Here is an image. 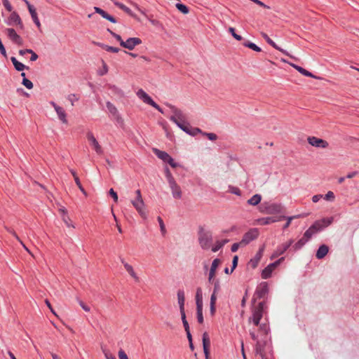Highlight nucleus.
Returning <instances> with one entry per match:
<instances>
[{
    "mask_svg": "<svg viewBox=\"0 0 359 359\" xmlns=\"http://www.w3.org/2000/svg\"><path fill=\"white\" fill-rule=\"evenodd\" d=\"M171 110L172 114L170 116V119L181 130L186 133L195 136L202 131L198 128H192L190 124L186 121V116L183 112L171 104L167 105Z\"/></svg>",
    "mask_w": 359,
    "mask_h": 359,
    "instance_id": "f257e3e1",
    "label": "nucleus"
},
{
    "mask_svg": "<svg viewBox=\"0 0 359 359\" xmlns=\"http://www.w3.org/2000/svg\"><path fill=\"white\" fill-rule=\"evenodd\" d=\"M333 222L332 217L323 218L316 220L313 224L304 232V236L309 241L312 237L325 228L330 226Z\"/></svg>",
    "mask_w": 359,
    "mask_h": 359,
    "instance_id": "f03ea898",
    "label": "nucleus"
},
{
    "mask_svg": "<svg viewBox=\"0 0 359 359\" xmlns=\"http://www.w3.org/2000/svg\"><path fill=\"white\" fill-rule=\"evenodd\" d=\"M164 174L166 180L169 184L170 189L172 192V197L175 199H180L182 196V193L180 187L177 184L172 175L171 174L168 168L165 166L164 169Z\"/></svg>",
    "mask_w": 359,
    "mask_h": 359,
    "instance_id": "7ed1b4c3",
    "label": "nucleus"
},
{
    "mask_svg": "<svg viewBox=\"0 0 359 359\" xmlns=\"http://www.w3.org/2000/svg\"><path fill=\"white\" fill-rule=\"evenodd\" d=\"M266 309L267 306L266 302L263 301L259 302L257 306L252 309V316L249 318L248 322H252L254 325L258 326Z\"/></svg>",
    "mask_w": 359,
    "mask_h": 359,
    "instance_id": "20e7f679",
    "label": "nucleus"
},
{
    "mask_svg": "<svg viewBox=\"0 0 359 359\" xmlns=\"http://www.w3.org/2000/svg\"><path fill=\"white\" fill-rule=\"evenodd\" d=\"M198 242L203 250H208L212 242V235L209 231H205L201 228L198 232Z\"/></svg>",
    "mask_w": 359,
    "mask_h": 359,
    "instance_id": "39448f33",
    "label": "nucleus"
},
{
    "mask_svg": "<svg viewBox=\"0 0 359 359\" xmlns=\"http://www.w3.org/2000/svg\"><path fill=\"white\" fill-rule=\"evenodd\" d=\"M135 198L131 201V203L134 208L137 210V211L139 212L140 216L143 219L147 218V214L144 211V203L143 201L141 191L140 189L136 190L135 191Z\"/></svg>",
    "mask_w": 359,
    "mask_h": 359,
    "instance_id": "423d86ee",
    "label": "nucleus"
},
{
    "mask_svg": "<svg viewBox=\"0 0 359 359\" xmlns=\"http://www.w3.org/2000/svg\"><path fill=\"white\" fill-rule=\"evenodd\" d=\"M250 335L252 340L256 341L255 347V351L257 355H259L261 356L262 358H265V353H264V346H265V342H262V341L258 340V337L255 334V331L250 330Z\"/></svg>",
    "mask_w": 359,
    "mask_h": 359,
    "instance_id": "0eeeda50",
    "label": "nucleus"
},
{
    "mask_svg": "<svg viewBox=\"0 0 359 359\" xmlns=\"http://www.w3.org/2000/svg\"><path fill=\"white\" fill-rule=\"evenodd\" d=\"M158 158L162 160L163 162L165 163L164 168H165V166L168 168V164L172 168H176L180 166V164L175 162L173 158L165 151L158 150Z\"/></svg>",
    "mask_w": 359,
    "mask_h": 359,
    "instance_id": "6e6552de",
    "label": "nucleus"
},
{
    "mask_svg": "<svg viewBox=\"0 0 359 359\" xmlns=\"http://www.w3.org/2000/svg\"><path fill=\"white\" fill-rule=\"evenodd\" d=\"M259 232L258 229L252 228L247 231L241 239V243L245 246L249 244L252 241L256 240L259 236Z\"/></svg>",
    "mask_w": 359,
    "mask_h": 359,
    "instance_id": "1a4fd4ad",
    "label": "nucleus"
},
{
    "mask_svg": "<svg viewBox=\"0 0 359 359\" xmlns=\"http://www.w3.org/2000/svg\"><path fill=\"white\" fill-rule=\"evenodd\" d=\"M269 292V287L268 284L266 282H263L260 283L255 292L254 297L252 299V302H255L256 300V298L262 299L264 298Z\"/></svg>",
    "mask_w": 359,
    "mask_h": 359,
    "instance_id": "9d476101",
    "label": "nucleus"
},
{
    "mask_svg": "<svg viewBox=\"0 0 359 359\" xmlns=\"http://www.w3.org/2000/svg\"><path fill=\"white\" fill-rule=\"evenodd\" d=\"M5 33L13 43L18 46H22L23 44L22 38L17 34L16 31L14 29L6 28L5 29Z\"/></svg>",
    "mask_w": 359,
    "mask_h": 359,
    "instance_id": "9b49d317",
    "label": "nucleus"
},
{
    "mask_svg": "<svg viewBox=\"0 0 359 359\" xmlns=\"http://www.w3.org/2000/svg\"><path fill=\"white\" fill-rule=\"evenodd\" d=\"M50 104L54 108L58 118L65 124H67L68 121L67 118V114L65 110L60 106L57 105L55 102L50 101Z\"/></svg>",
    "mask_w": 359,
    "mask_h": 359,
    "instance_id": "f8f14e48",
    "label": "nucleus"
},
{
    "mask_svg": "<svg viewBox=\"0 0 359 359\" xmlns=\"http://www.w3.org/2000/svg\"><path fill=\"white\" fill-rule=\"evenodd\" d=\"M142 43V40L137 37H130L126 41H121V46L130 50H133L134 48Z\"/></svg>",
    "mask_w": 359,
    "mask_h": 359,
    "instance_id": "ddd939ff",
    "label": "nucleus"
},
{
    "mask_svg": "<svg viewBox=\"0 0 359 359\" xmlns=\"http://www.w3.org/2000/svg\"><path fill=\"white\" fill-rule=\"evenodd\" d=\"M137 96L142 100L145 104H149L154 108L157 109V104L152 100V98L142 89L138 90Z\"/></svg>",
    "mask_w": 359,
    "mask_h": 359,
    "instance_id": "4468645a",
    "label": "nucleus"
},
{
    "mask_svg": "<svg viewBox=\"0 0 359 359\" xmlns=\"http://www.w3.org/2000/svg\"><path fill=\"white\" fill-rule=\"evenodd\" d=\"M87 139L97 154H102L103 150L92 132L87 133Z\"/></svg>",
    "mask_w": 359,
    "mask_h": 359,
    "instance_id": "2eb2a0df",
    "label": "nucleus"
},
{
    "mask_svg": "<svg viewBox=\"0 0 359 359\" xmlns=\"http://www.w3.org/2000/svg\"><path fill=\"white\" fill-rule=\"evenodd\" d=\"M293 242L294 241L292 239H290L287 243H283L282 245H279L272 254L271 259H273L283 255L292 245Z\"/></svg>",
    "mask_w": 359,
    "mask_h": 359,
    "instance_id": "dca6fc26",
    "label": "nucleus"
},
{
    "mask_svg": "<svg viewBox=\"0 0 359 359\" xmlns=\"http://www.w3.org/2000/svg\"><path fill=\"white\" fill-rule=\"evenodd\" d=\"M307 140L311 146L318 148H327L329 145L327 141L314 136L309 137Z\"/></svg>",
    "mask_w": 359,
    "mask_h": 359,
    "instance_id": "f3484780",
    "label": "nucleus"
},
{
    "mask_svg": "<svg viewBox=\"0 0 359 359\" xmlns=\"http://www.w3.org/2000/svg\"><path fill=\"white\" fill-rule=\"evenodd\" d=\"M6 23L8 25H18L21 29L24 28V25L20 15L15 11L10 15L6 21Z\"/></svg>",
    "mask_w": 359,
    "mask_h": 359,
    "instance_id": "a211bd4d",
    "label": "nucleus"
},
{
    "mask_svg": "<svg viewBox=\"0 0 359 359\" xmlns=\"http://www.w3.org/2000/svg\"><path fill=\"white\" fill-rule=\"evenodd\" d=\"M261 35L265 39V41L273 48L282 52L285 55H287L292 58H294L293 56L290 55L287 50L279 47L266 33L262 32Z\"/></svg>",
    "mask_w": 359,
    "mask_h": 359,
    "instance_id": "6ab92c4d",
    "label": "nucleus"
},
{
    "mask_svg": "<svg viewBox=\"0 0 359 359\" xmlns=\"http://www.w3.org/2000/svg\"><path fill=\"white\" fill-rule=\"evenodd\" d=\"M264 251V246L263 245L259 249V250L257 251V252L256 253L255 257L250 260L249 264L253 269H255L257 266L259 261L261 260V259L263 256Z\"/></svg>",
    "mask_w": 359,
    "mask_h": 359,
    "instance_id": "aec40b11",
    "label": "nucleus"
},
{
    "mask_svg": "<svg viewBox=\"0 0 359 359\" xmlns=\"http://www.w3.org/2000/svg\"><path fill=\"white\" fill-rule=\"evenodd\" d=\"M281 61L283 62H285V63H288L290 66H292L293 68H294L296 70H297L299 73H301L304 76H306L308 77H311V78H315V79L316 78V76H314L311 72L307 71L306 69H304L303 67H302L299 65L288 62L285 59H282Z\"/></svg>",
    "mask_w": 359,
    "mask_h": 359,
    "instance_id": "412c9836",
    "label": "nucleus"
},
{
    "mask_svg": "<svg viewBox=\"0 0 359 359\" xmlns=\"http://www.w3.org/2000/svg\"><path fill=\"white\" fill-rule=\"evenodd\" d=\"M203 352L205 355L206 359L208 358L209 355V348L210 346V340L208 334L205 332L203 334Z\"/></svg>",
    "mask_w": 359,
    "mask_h": 359,
    "instance_id": "4be33fe9",
    "label": "nucleus"
},
{
    "mask_svg": "<svg viewBox=\"0 0 359 359\" xmlns=\"http://www.w3.org/2000/svg\"><path fill=\"white\" fill-rule=\"evenodd\" d=\"M27 5L29 12L32 16V18L34 22L38 27H40L41 23L38 18L36 9L34 8V7L32 5L30 4V3L29 1H27Z\"/></svg>",
    "mask_w": 359,
    "mask_h": 359,
    "instance_id": "5701e85b",
    "label": "nucleus"
},
{
    "mask_svg": "<svg viewBox=\"0 0 359 359\" xmlns=\"http://www.w3.org/2000/svg\"><path fill=\"white\" fill-rule=\"evenodd\" d=\"M328 252H329L328 246L325 244L321 245L318 248V249L316 252V257L318 259H322L326 256V255L328 253Z\"/></svg>",
    "mask_w": 359,
    "mask_h": 359,
    "instance_id": "b1692460",
    "label": "nucleus"
},
{
    "mask_svg": "<svg viewBox=\"0 0 359 359\" xmlns=\"http://www.w3.org/2000/svg\"><path fill=\"white\" fill-rule=\"evenodd\" d=\"M11 60L15 67V69L18 71L21 72L23 71L25 69H29L28 67L25 66L22 62H19L15 57H11Z\"/></svg>",
    "mask_w": 359,
    "mask_h": 359,
    "instance_id": "393cba45",
    "label": "nucleus"
},
{
    "mask_svg": "<svg viewBox=\"0 0 359 359\" xmlns=\"http://www.w3.org/2000/svg\"><path fill=\"white\" fill-rule=\"evenodd\" d=\"M177 300H178V304L180 306V310L184 309L185 297H184V290H179L177 291Z\"/></svg>",
    "mask_w": 359,
    "mask_h": 359,
    "instance_id": "a878e982",
    "label": "nucleus"
},
{
    "mask_svg": "<svg viewBox=\"0 0 359 359\" xmlns=\"http://www.w3.org/2000/svg\"><path fill=\"white\" fill-rule=\"evenodd\" d=\"M196 307H203V292L201 287L196 289Z\"/></svg>",
    "mask_w": 359,
    "mask_h": 359,
    "instance_id": "bb28decb",
    "label": "nucleus"
},
{
    "mask_svg": "<svg viewBox=\"0 0 359 359\" xmlns=\"http://www.w3.org/2000/svg\"><path fill=\"white\" fill-rule=\"evenodd\" d=\"M309 241L303 236L297 243L293 245L294 250L297 251L302 248Z\"/></svg>",
    "mask_w": 359,
    "mask_h": 359,
    "instance_id": "cd10ccee",
    "label": "nucleus"
},
{
    "mask_svg": "<svg viewBox=\"0 0 359 359\" xmlns=\"http://www.w3.org/2000/svg\"><path fill=\"white\" fill-rule=\"evenodd\" d=\"M275 266H270V264L262 271V277L264 279H267L271 277Z\"/></svg>",
    "mask_w": 359,
    "mask_h": 359,
    "instance_id": "c85d7f7f",
    "label": "nucleus"
},
{
    "mask_svg": "<svg viewBox=\"0 0 359 359\" xmlns=\"http://www.w3.org/2000/svg\"><path fill=\"white\" fill-rule=\"evenodd\" d=\"M262 196L260 194H255L250 199L248 200V204L251 205H257L260 203Z\"/></svg>",
    "mask_w": 359,
    "mask_h": 359,
    "instance_id": "c756f323",
    "label": "nucleus"
},
{
    "mask_svg": "<svg viewBox=\"0 0 359 359\" xmlns=\"http://www.w3.org/2000/svg\"><path fill=\"white\" fill-rule=\"evenodd\" d=\"M259 331L262 335H264L265 337L268 335L270 331L269 326L267 323H262L258 325Z\"/></svg>",
    "mask_w": 359,
    "mask_h": 359,
    "instance_id": "7c9ffc66",
    "label": "nucleus"
},
{
    "mask_svg": "<svg viewBox=\"0 0 359 359\" xmlns=\"http://www.w3.org/2000/svg\"><path fill=\"white\" fill-rule=\"evenodd\" d=\"M106 107L110 114H111L114 116L118 115V110L116 107L110 102H107Z\"/></svg>",
    "mask_w": 359,
    "mask_h": 359,
    "instance_id": "2f4dec72",
    "label": "nucleus"
},
{
    "mask_svg": "<svg viewBox=\"0 0 359 359\" xmlns=\"http://www.w3.org/2000/svg\"><path fill=\"white\" fill-rule=\"evenodd\" d=\"M243 46L245 47L249 48L256 52H260L262 49L257 46L255 43L251 42V41H246L243 43Z\"/></svg>",
    "mask_w": 359,
    "mask_h": 359,
    "instance_id": "473e14b6",
    "label": "nucleus"
},
{
    "mask_svg": "<svg viewBox=\"0 0 359 359\" xmlns=\"http://www.w3.org/2000/svg\"><path fill=\"white\" fill-rule=\"evenodd\" d=\"M125 269L128 272V273L136 280H138V277L137 276L133 266L129 264H125Z\"/></svg>",
    "mask_w": 359,
    "mask_h": 359,
    "instance_id": "72a5a7b5",
    "label": "nucleus"
},
{
    "mask_svg": "<svg viewBox=\"0 0 359 359\" xmlns=\"http://www.w3.org/2000/svg\"><path fill=\"white\" fill-rule=\"evenodd\" d=\"M220 263V260L217 258L215 259L211 264L209 272L215 274L216 270Z\"/></svg>",
    "mask_w": 359,
    "mask_h": 359,
    "instance_id": "f704fd0d",
    "label": "nucleus"
},
{
    "mask_svg": "<svg viewBox=\"0 0 359 359\" xmlns=\"http://www.w3.org/2000/svg\"><path fill=\"white\" fill-rule=\"evenodd\" d=\"M114 5H116L117 7H118L120 9H121L126 13H128V14L132 13L131 9L130 8L127 7L126 6H125L124 4H123L122 3H120L118 1H114Z\"/></svg>",
    "mask_w": 359,
    "mask_h": 359,
    "instance_id": "c9c22d12",
    "label": "nucleus"
},
{
    "mask_svg": "<svg viewBox=\"0 0 359 359\" xmlns=\"http://www.w3.org/2000/svg\"><path fill=\"white\" fill-rule=\"evenodd\" d=\"M301 217H302V215H297L290 216V217H283V218L287 219V222L283 226V229H286L287 228L289 227L292 219H296V218H299Z\"/></svg>",
    "mask_w": 359,
    "mask_h": 359,
    "instance_id": "e433bc0d",
    "label": "nucleus"
},
{
    "mask_svg": "<svg viewBox=\"0 0 359 359\" xmlns=\"http://www.w3.org/2000/svg\"><path fill=\"white\" fill-rule=\"evenodd\" d=\"M197 320L198 323H203V307H196Z\"/></svg>",
    "mask_w": 359,
    "mask_h": 359,
    "instance_id": "4c0bfd02",
    "label": "nucleus"
},
{
    "mask_svg": "<svg viewBox=\"0 0 359 359\" xmlns=\"http://www.w3.org/2000/svg\"><path fill=\"white\" fill-rule=\"evenodd\" d=\"M176 8L182 13L187 14L189 11V8L182 4L177 3L176 4Z\"/></svg>",
    "mask_w": 359,
    "mask_h": 359,
    "instance_id": "58836bf2",
    "label": "nucleus"
},
{
    "mask_svg": "<svg viewBox=\"0 0 359 359\" xmlns=\"http://www.w3.org/2000/svg\"><path fill=\"white\" fill-rule=\"evenodd\" d=\"M79 96L76 94H70L67 96V100L71 102L72 106L74 105V102L79 100Z\"/></svg>",
    "mask_w": 359,
    "mask_h": 359,
    "instance_id": "ea45409f",
    "label": "nucleus"
},
{
    "mask_svg": "<svg viewBox=\"0 0 359 359\" xmlns=\"http://www.w3.org/2000/svg\"><path fill=\"white\" fill-rule=\"evenodd\" d=\"M95 12L100 14L103 18L106 19L107 16L109 13H107L103 9L99 8V7H94Z\"/></svg>",
    "mask_w": 359,
    "mask_h": 359,
    "instance_id": "a19ab883",
    "label": "nucleus"
},
{
    "mask_svg": "<svg viewBox=\"0 0 359 359\" xmlns=\"http://www.w3.org/2000/svg\"><path fill=\"white\" fill-rule=\"evenodd\" d=\"M323 198L326 201H333L335 198V196L332 191H329Z\"/></svg>",
    "mask_w": 359,
    "mask_h": 359,
    "instance_id": "79ce46f5",
    "label": "nucleus"
},
{
    "mask_svg": "<svg viewBox=\"0 0 359 359\" xmlns=\"http://www.w3.org/2000/svg\"><path fill=\"white\" fill-rule=\"evenodd\" d=\"M22 84L25 86L27 89H32L33 88L32 82L27 78L22 79Z\"/></svg>",
    "mask_w": 359,
    "mask_h": 359,
    "instance_id": "37998d69",
    "label": "nucleus"
},
{
    "mask_svg": "<svg viewBox=\"0 0 359 359\" xmlns=\"http://www.w3.org/2000/svg\"><path fill=\"white\" fill-rule=\"evenodd\" d=\"M261 224H269L270 223H273L276 222L273 217H264L260 219Z\"/></svg>",
    "mask_w": 359,
    "mask_h": 359,
    "instance_id": "c03bdc74",
    "label": "nucleus"
},
{
    "mask_svg": "<svg viewBox=\"0 0 359 359\" xmlns=\"http://www.w3.org/2000/svg\"><path fill=\"white\" fill-rule=\"evenodd\" d=\"M229 31L235 39H236L238 41L242 40V39H243L242 36L241 35L237 34L235 32V29L233 27H229Z\"/></svg>",
    "mask_w": 359,
    "mask_h": 359,
    "instance_id": "a18cd8bd",
    "label": "nucleus"
},
{
    "mask_svg": "<svg viewBox=\"0 0 359 359\" xmlns=\"http://www.w3.org/2000/svg\"><path fill=\"white\" fill-rule=\"evenodd\" d=\"M243 246H245V245L241 243V241L238 243H233L231 245V252H235L238 250L239 247H243Z\"/></svg>",
    "mask_w": 359,
    "mask_h": 359,
    "instance_id": "49530a36",
    "label": "nucleus"
},
{
    "mask_svg": "<svg viewBox=\"0 0 359 359\" xmlns=\"http://www.w3.org/2000/svg\"><path fill=\"white\" fill-rule=\"evenodd\" d=\"M158 224L160 226V229H161V233L163 234V236H165V233H166L165 226L163 223V221L159 217H158Z\"/></svg>",
    "mask_w": 359,
    "mask_h": 359,
    "instance_id": "de8ad7c7",
    "label": "nucleus"
},
{
    "mask_svg": "<svg viewBox=\"0 0 359 359\" xmlns=\"http://www.w3.org/2000/svg\"><path fill=\"white\" fill-rule=\"evenodd\" d=\"M203 134L211 141L216 140L217 138V135L212 133H203Z\"/></svg>",
    "mask_w": 359,
    "mask_h": 359,
    "instance_id": "09e8293b",
    "label": "nucleus"
},
{
    "mask_svg": "<svg viewBox=\"0 0 359 359\" xmlns=\"http://www.w3.org/2000/svg\"><path fill=\"white\" fill-rule=\"evenodd\" d=\"M75 183L77 185V187H79V189L81 190V191L83 194L86 195V192L84 188L83 187V186H82V184H81L79 177H76Z\"/></svg>",
    "mask_w": 359,
    "mask_h": 359,
    "instance_id": "8fccbe9b",
    "label": "nucleus"
},
{
    "mask_svg": "<svg viewBox=\"0 0 359 359\" xmlns=\"http://www.w3.org/2000/svg\"><path fill=\"white\" fill-rule=\"evenodd\" d=\"M223 247V243H220L219 241H217L215 245L212 246V251L215 252Z\"/></svg>",
    "mask_w": 359,
    "mask_h": 359,
    "instance_id": "3c124183",
    "label": "nucleus"
},
{
    "mask_svg": "<svg viewBox=\"0 0 359 359\" xmlns=\"http://www.w3.org/2000/svg\"><path fill=\"white\" fill-rule=\"evenodd\" d=\"M2 2H3L4 7L6 8V9L8 11L11 12L13 9V7H12L11 4H10V2L8 1V0H2Z\"/></svg>",
    "mask_w": 359,
    "mask_h": 359,
    "instance_id": "603ef678",
    "label": "nucleus"
},
{
    "mask_svg": "<svg viewBox=\"0 0 359 359\" xmlns=\"http://www.w3.org/2000/svg\"><path fill=\"white\" fill-rule=\"evenodd\" d=\"M213 284H214V289H213L212 292L217 293L220 290V284H219V280H216Z\"/></svg>",
    "mask_w": 359,
    "mask_h": 359,
    "instance_id": "864d4df0",
    "label": "nucleus"
},
{
    "mask_svg": "<svg viewBox=\"0 0 359 359\" xmlns=\"http://www.w3.org/2000/svg\"><path fill=\"white\" fill-rule=\"evenodd\" d=\"M109 194L114 198V201L116 203L118 201V195L116 192L111 188L109 189Z\"/></svg>",
    "mask_w": 359,
    "mask_h": 359,
    "instance_id": "5fc2aeb1",
    "label": "nucleus"
},
{
    "mask_svg": "<svg viewBox=\"0 0 359 359\" xmlns=\"http://www.w3.org/2000/svg\"><path fill=\"white\" fill-rule=\"evenodd\" d=\"M238 261V257L237 255L234 256L232 260V267L231 269V272H233V271L235 269V268L237 266Z\"/></svg>",
    "mask_w": 359,
    "mask_h": 359,
    "instance_id": "6e6d98bb",
    "label": "nucleus"
},
{
    "mask_svg": "<svg viewBox=\"0 0 359 359\" xmlns=\"http://www.w3.org/2000/svg\"><path fill=\"white\" fill-rule=\"evenodd\" d=\"M106 50L111 53H118L120 50V49L116 47L107 46V47H106Z\"/></svg>",
    "mask_w": 359,
    "mask_h": 359,
    "instance_id": "4d7b16f0",
    "label": "nucleus"
},
{
    "mask_svg": "<svg viewBox=\"0 0 359 359\" xmlns=\"http://www.w3.org/2000/svg\"><path fill=\"white\" fill-rule=\"evenodd\" d=\"M118 357H119V359H128L126 353H125V351L122 349H121L119 351H118Z\"/></svg>",
    "mask_w": 359,
    "mask_h": 359,
    "instance_id": "13d9d810",
    "label": "nucleus"
},
{
    "mask_svg": "<svg viewBox=\"0 0 359 359\" xmlns=\"http://www.w3.org/2000/svg\"><path fill=\"white\" fill-rule=\"evenodd\" d=\"M285 259L284 257H281L277 261L274 262L273 263L270 264V266H275L277 267L283 260Z\"/></svg>",
    "mask_w": 359,
    "mask_h": 359,
    "instance_id": "bf43d9fd",
    "label": "nucleus"
},
{
    "mask_svg": "<svg viewBox=\"0 0 359 359\" xmlns=\"http://www.w3.org/2000/svg\"><path fill=\"white\" fill-rule=\"evenodd\" d=\"M217 300V293L212 292L210 297V304H214L215 305Z\"/></svg>",
    "mask_w": 359,
    "mask_h": 359,
    "instance_id": "052dcab7",
    "label": "nucleus"
},
{
    "mask_svg": "<svg viewBox=\"0 0 359 359\" xmlns=\"http://www.w3.org/2000/svg\"><path fill=\"white\" fill-rule=\"evenodd\" d=\"M323 197V195L321 194H317V195H314L313 197H312V201L313 203H317L320 201V199H321Z\"/></svg>",
    "mask_w": 359,
    "mask_h": 359,
    "instance_id": "680f3d73",
    "label": "nucleus"
},
{
    "mask_svg": "<svg viewBox=\"0 0 359 359\" xmlns=\"http://www.w3.org/2000/svg\"><path fill=\"white\" fill-rule=\"evenodd\" d=\"M111 36L114 37L120 43V45L121 46V41H124L122 39L121 36L119 34H117L116 33H111Z\"/></svg>",
    "mask_w": 359,
    "mask_h": 359,
    "instance_id": "e2e57ef3",
    "label": "nucleus"
},
{
    "mask_svg": "<svg viewBox=\"0 0 359 359\" xmlns=\"http://www.w3.org/2000/svg\"><path fill=\"white\" fill-rule=\"evenodd\" d=\"M79 304L80 306L82 307V309L85 311H87V312H89L90 311V307L87 305H86L82 301H80L79 302Z\"/></svg>",
    "mask_w": 359,
    "mask_h": 359,
    "instance_id": "0e129e2a",
    "label": "nucleus"
},
{
    "mask_svg": "<svg viewBox=\"0 0 359 359\" xmlns=\"http://www.w3.org/2000/svg\"><path fill=\"white\" fill-rule=\"evenodd\" d=\"M6 230L8 232L11 233L18 241H20V238L18 237V236L16 234V233L13 229H10V228H6Z\"/></svg>",
    "mask_w": 359,
    "mask_h": 359,
    "instance_id": "69168bd1",
    "label": "nucleus"
},
{
    "mask_svg": "<svg viewBox=\"0 0 359 359\" xmlns=\"http://www.w3.org/2000/svg\"><path fill=\"white\" fill-rule=\"evenodd\" d=\"M106 20L110 21L112 23H116L117 22L116 18L109 14H108V15L107 16Z\"/></svg>",
    "mask_w": 359,
    "mask_h": 359,
    "instance_id": "338daca9",
    "label": "nucleus"
},
{
    "mask_svg": "<svg viewBox=\"0 0 359 359\" xmlns=\"http://www.w3.org/2000/svg\"><path fill=\"white\" fill-rule=\"evenodd\" d=\"M104 355L106 359H116V357L109 352H105Z\"/></svg>",
    "mask_w": 359,
    "mask_h": 359,
    "instance_id": "774afa93",
    "label": "nucleus"
}]
</instances>
